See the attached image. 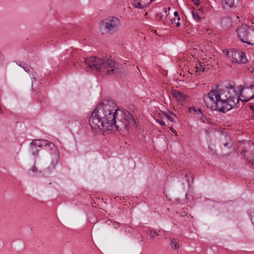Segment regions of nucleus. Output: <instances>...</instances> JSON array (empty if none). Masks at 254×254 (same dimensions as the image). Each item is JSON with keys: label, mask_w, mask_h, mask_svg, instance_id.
Returning <instances> with one entry per match:
<instances>
[{"label": "nucleus", "mask_w": 254, "mask_h": 254, "mask_svg": "<svg viewBox=\"0 0 254 254\" xmlns=\"http://www.w3.org/2000/svg\"><path fill=\"white\" fill-rule=\"evenodd\" d=\"M89 124L96 130H111L115 127L117 130L128 129V127L135 126L136 122L129 112L119 109L116 102L105 99L93 111L89 118Z\"/></svg>", "instance_id": "obj_1"}, {"label": "nucleus", "mask_w": 254, "mask_h": 254, "mask_svg": "<svg viewBox=\"0 0 254 254\" xmlns=\"http://www.w3.org/2000/svg\"><path fill=\"white\" fill-rule=\"evenodd\" d=\"M253 98L254 95L241 99L235 87L229 83L223 87L217 85L215 89L203 95V101L208 108L223 113L238 107L240 101L245 103Z\"/></svg>", "instance_id": "obj_2"}, {"label": "nucleus", "mask_w": 254, "mask_h": 254, "mask_svg": "<svg viewBox=\"0 0 254 254\" xmlns=\"http://www.w3.org/2000/svg\"><path fill=\"white\" fill-rule=\"evenodd\" d=\"M82 68L87 71L96 72H106L109 75H113L121 72L122 65L107 57L99 58L91 57L83 58V62L80 64Z\"/></svg>", "instance_id": "obj_3"}, {"label": "nucleus", "mask_w": 254, "mask_h": 254, "mask_svg": "<svg viewBox=\"0 0 254 254\" xmlns=\"http://www.w3.org/2000/svg\"><path fill=\"white\" fill-rule=\"evenodd\" d=\"M44 146L45 149L48 151L51 156L52 159L51 163L48 168L50 172H52L56 168L59 160V153L57 147L55 144L47 140H40L38 147H42Z\"/></svg>", "instance_id": "obj_4"}, {"label": "nucleus", "mask_w": 254, "mask_h": 254, "mask_svg": "<svg viewBox=\"0 0 254 254\" xmlns=\"http://www.w3.org/2000/svg\"><path fill=\"white\" fill-rule=\"evenodd\" d=\"M121 24L120 20L115 16H109L99 24L100 30L102 34L116 32Z\"/></svg>", "instance_id": "obj_5"}, {"label": "nucleus", "mask_w": 254, "mask_h": 254, "mask_svg": "<svg viewBox=\"0 0 254 254\" xmlns=\"http://www.w3.org/2000/svg\"><path fill=\"white\" fill-rule=\"evenodd\" d=\"M226 54L233 63H245L247 62L245 54L236 49L230 50Z\"/></svg>", "instance_id": "obj_6"}, {"label": "nucleus", "mask_w": 254, "mask_h": 254, "mask_svg": "<svg viewBox=\"0 0 254 254\" xmlns=\"http://www.w3.org/2000/svg\"><path fill=\"white\" fill-rule=\"evenodd\" d=\"M250 29L251 28L249 26L242 25L241 27L237 28V33L241 41L249 45H253V43L249 41Z\"/></svg>", "instance_id": "obj_7"}, {"label": "nucleus", "mask_w": 254, "mask_h": 254, "mask_svg": "<svg viewBox=\"0 0 254 254\" xmlns=\"http://www.w3.org/2000/svg\"><path fill=\"white\" fill-rule=\"evenodd\" d=\"M221 147L222 150L225 148L230 150L233 146V143L230 137L227 135H223L222 136L221 138Z\"/></svg>", "instance_id": "obj_8"}, {"label": "nucleus", "mask_w": 254, "mask_h": 254, "mask_svg": "<svg viewBox=\"0 0 254 254\" xmlns=\"http://www.w3.org/2000/svg\"><path fill=\"white\" fill-rule=\"evenodd\" d=\"M17 64L18 65H19L20 66H21L22 68H23L24 69V70L27 73H28L29 74L32 73V71H33V69L30 66H29L28 65H26L25 64H22L20 62H19V63H18L17 62ZM32 74V76L31 77L32 85H33V83L34 81H35L36 78L34 77V74Z\"/></svg>", "instance_id": "obj_9"}, {"label": "nucleus", "mask_w": 254, "mask_h": 254, "mask_svg": "<svg viewBox=\"0 0 254 254\" xmlns=\"http://www.w3.org/2000/svg\"><path fill=\"white\" fill-rule=\"evenodd\" d=\"M174 96L179 102H183L189 98L188 95L182 92H176L174 94Z\"/></svg>", "instance_id": "obj_10"}, {"label": "nucleus", "mask_w": 254, "mask_h": 254, "mask_svg": "<svg viewBox=\"0 0 254 254\" xmlns=\"http://www.w3.org/2000/svg\"><path fill=\"white\" fill-rule=\"evenodd\" d=\"M221 24L224 28H228L232 25V20L229 17H224L221 20Z\"/></svg>", "instance_id": "obj_11"}, {"label": "nucleus", "mask_w": 254, "mask_h": 254, "mask_svg": "<svg viewBox=\"0 0 254 254\" xmlns=\"http://www.w3.org/2000/svg\"><path fill=\"white\" fill-rule=\"evenodd\" d=\"M160 115L167 119L171 122H174L175 121L174 118L176 116L172 113H168L165 112L161 111V113H160Z\"/></svg>", "instance_id": "obj_12"}, {"label": "nucleus", "mask_w": 254, "mask_h": 254, "mask_svg": "<svg viewBox=\"0 0 254 254\" xmlns=\"http://www.w3.org/2000/svg\"><path fill=\"white\" fill-rule=\"evenodd\" d=\"M170 245H171L172 249L173 250H178L180 247L179 244L176 242V240L175 239H170Z\"/></svg>", "instance_id": "obj_13"}, {"label": "nucleus", "mask_w": 254, "mask_h": 254, "mask_svg": "<svg viewBox=\"0 0 254 254\" xmlns=\"http://www.w3.org/2000/svg\"><path fill=\"white\" fill-rule=\"evenodd\" d=\"M223 4H226L230 7H233L235 4L234 0H222Z\"/></svg>", "instance_id": "obj_14"}, {"label": "nucleus", "mask_w": 254, "mask_h": 254, "mask_svg": "<svg viewBox=\"0 0 254 254\" xmlns=\"http://www.w3.org/2000/svg\"><path fill=\"white\" fill-rule=\"evenodd\" d=\"M196 69V72H204L205 68L200 62H198V64L195 67Z\"/></svg>", "instance_id": "obj_15"}, {"label": "nucleus", "mask_w": 254, "mask_h": 254, "mask_svg": "<svg viewBox=\"0 0 254 254\" xmlns=\"http://www.w3.org/2000/svg\"><path fill=\"white\" fill-rule=\"evenodd\" d=\"M195 113L197 114L198 118H199L200 119L202 120L203 118L206 119V118L203 115V113L201 112V110L198 108H196V110Z\"/></svg>", "instance_id": "obj_16"}, {"label": "nucleus", "mask_w": 254, "mask_h": 254, "mask_svg": "<svg viewBox=\"0 0 254 254\" xmlns=\"http://www.w3.org/2000/svg\"><path fill=\"white\" fill-rule=\"evenodd\" d=\"M191 13L193 16V18L194 20L197 21H199L200 20V17L198 15L197 12L196 10H193L191 11Z\"/></svg>", "instance_id": "obj_17"}, {"label": "nucleus", "mask_w": 254, "mask_h": 254, "mask_svg": "<svg viewBox=\"0 0 254 254\" xmlns=\"http://www.w3.org/2000/svg\"><path fill=\"white\" fill-rule=\"evenodd\" d=\"M146 232L152 238H154L156 236H159V234L155 231L152 230H148Z\"/></svg>", "instance_id": "obj_18"}, {"label": "nucleus", "mask_w": 254, "mask_h": 254, "mask_svg": "<svg viewBox=\"0 0 254 254\" xmlns=\"http://www.w3.org/2000/svg\"><path fill=\"white\" fill-rule=\"evenodd\" d=\"M132 6L135 8H143L142 4L137 1H135L132 3Z\"/></svg>", "instance_id": "obj_19"}, {"label": "nucleus", "mask_w": 254, "mask_h": 254, "mask_svg": "<svg viewBox=\"0 0 254 254\" xmlns=\"http://www.w3.org/2000/svg\"><path fill=\"white\" fill-rule=\"evenodd\" d=\"M39 140H40L38 139L32 140V141L30 144V147L37 148V147H38V144H39Z\"/></svg>", "instance_id": "obj_20"}, {"label": "nucleus", "mask_w": 254, "mask_h": 254, "mask_svg": "<svg viewBox=\"0 0 254 254\" xmlns=\"http://www.w3.org/2000/svg\"><path fill=\"white\" fill-rule=\"evenodd\" d=\"M30 151L33 155H37L38 154L39 150L37 148L30 147Z\"/></svg>", "instance_id": "obj_21"}, {"label": "nucleus", "mask_w": 254, "mask_h": 254, "mask_svg": "<svg viewBox=\"0 0 254 254\" xmlns=\"http://www.w3.org/2000/svg\"><path fill=\"white\" fill-rule=\"evenodd\" d=\"M208 148L212 154L217 155L216 150L214 149L210 145H208Z\"/></svg>", "instance_id": "obj_22"}, {"label": "nucleus", "mask_w": 254, "mask_h": 254, "mask_svg": "<svg viewBox=\"0 0 254 254\" xmlns=\"http://www.w3.org/2000/svg\"><path fill=\"white\" fill-rule=\"evenodd\" d=\"M196 108L194 107H190L189 108V111L190 113H195L196 112Z\"/></svg>", "instance_id": "obj_23"}, {"label": "nucleus", "mask_w": 254, "mask_h": 254, "mask_svg": "<svg viewBox=\"0 0 254 254\" xmlns=\"http://www.w3.org/2000/svg\"><path fill=\"white\" fill-rule=\"evenodd\" d=\"M156 121L157 123H158L159 124L162 126L165 125V123L161 120H156Z\"/></svg>", "instance_id": "obj_24"}, {"label": "nucleus", "mask_w": 254, "mask_h": 254, "mask_svg": "<svg viewBox=\"0 0 254 254\" xmlns=\"http://www.w3.org/2000/svg\"><path fill=\"white\" fill-rule=\"evenodd\" d=\"M192 1L196 5H198L199 4V0H192Z\"/></svg>", "instance_id": "obj_25"}, {"label": "nucleus", "mask_w": 254, "mask_h": 254, "mask_svg": "<svg viewBox=\"0 0 254 254\" xmlns=\"http://www.w3.org/2000/svg\"><path fill=\"white\" fill-rule=\"evenodd\" d=\"M31 169L33 172H36L37 171V168L35 166H33Z\"/></svg>", "instance_id": "obj_26"}, {"label": "nucleus", "mask_w": 254, "mask_h": 254, "mask_svg": "<svg viewBox=\"0 0 254 254\" xmlns=\"http://www.w3.org/2000/svg\"><path fill=\"white\" fill-rule=\"evenodd\" d=\"M174 15L176 17H178L179 16V13L178 11H176L174 12Z\"/></svg>", "instance_id": "obj_27"}, {"label": "nucleus", "mask_w": 254, "mask_h": 254, "mask_svg": "<svg viewBox=\"0 0 254 254\" xmlns=\"http://www.w3.org/2000/svg\"><path fill=\"white\" fill-rule=\"evenodd\" d=\"M187 215V213L186 212H183L182 213V216H186Z\"/></svg>", "instance_id": "obj_28"}, {"label": "nucleus", "mask_w": 254, "mask_h": 254, "mask_svg": "<svg viewBox=\"0 0 254 254\" xmlns=\"http://www.w3.org/2000/svg\"><path fill=\"white\" fill-rule=\"evenodd\" d=\"M251 87L252 89V91L254 93V84L253 85H251Z\"/></svg>", "instance_id": "obj_29"}, {"label": "nucleus", "mask_w": 254, "mask_h": 254, "mask_svg": "<svg viewBox=\"0 0 254 254\" xmlns=\"http://www.w3.org/2000/svg\"><path fill=\"white\" fill-rule=\"evenodd\" d=\"M250 109H251L252 110H253V111H254V106H253V105H250Z\"/></svg>", "instance_id": "obj_30"}, {"label": "nucleus", "mask_w": 254, "mask_h": 254, "mask_svg": "<svg viewBox=\"0 0 254 254\" xmlns=\"http://www.w3.org/2000/svg\"><path fill=\"white\" fill-rule=\"evenodd\" d=\"M171 130L173 132H174V133L177 134L176 131L174 128H173L172 127L171 128Z\"/></svg>", "instance_id": "obj_31"}, {"label": "nucleus", "mask_w": 254, "mask_h": 254, "mask_svg": "<svg viewBox=\"0 0 254 254\" xmlns=\"http://www.w3.org/2000/svg\"><path fill=\"white\" fill-rule=\"evenodd\" d=\"M180 25H181V24H180V22H178L176 23V26H177V27H180Z\"/></svg>", "instance_id": "obj_32"}, {"label": "nucleus", "mask_w": 254, "mask_h": 254, "mask_svg": "<svg viewBox=\"0 0 254 254\" xmlns=\"http://www.w3.org/2000/svg\"><path fill=\"white\" fill-rule=\"evenodd\" d=\"M184 173L185 177L187 178L188 177V174H187V172H184Z\"/></svg>", "instance_id": "obj_33"}, {"label": "nucleus", "mask_w": 254, "mask_h": 254, "mask_svg": "<svg viewBox=\"0 0 254 254\" xmlns=\"http://www.w3.org/2000/svg\"><path fill=\"white\" fill-rule=\"evenodd\" d=\"M243 90V88H242L241 89V93H240V96L243 97V98H244V97L242 95V91Z\"/></svg>", "instance_id": "obj_34"}, {"label": "nucleus", "mask_w": 254, "mask_h": 254, "mask_svg": "<svg viewBox=\"0 0 254 254\" xmlns=\"http://www.w3.org/2000/svg\"><path fill=\"white\" fill-rule=\"evenodd\" d=\"M177 19H178V21H179V20H180L181 18L179 16H178L177 17Z\"/></svg>", "instance_id": "obj_35"}, {"label": "nucleus", "mask_w": 254, "mask_h": 254, "mask_svg": "<svg viewBox=\"0 0 254 254\" xmlns=\"http://www.w3.org/2000/svg\"><path fill=\"white\" fill-rule=\"evenodd\" d=\"M162 16H163V15H161L159 16V18H161Z\"/></svg>", "instance_id": "obj_36"}, {"label": "nucleus", "mask_w": 254, "mask_h": 254, "mask_svg": "<svg viewBox=\"0 0 254 254\" xmlns=\"http://www.w3.org/2000/svg\"><path fill=\"white\" fill-rule=\"evenodd\" d=\"M251 68L253 69L252 67L251 66L250 68H248V69L250 70Z\"/></svg>", "instance_id": "obj_37"}, {"label": "nucleus", "mask_w": 254, "mask_h": 254, "mask_svg": "<svg viewBox=\"0 0 254 254\" xmlns=\"http://www.w3.org/2000/svg\"><path fill=\"white\" fill-rule=\"evenodd\" d=\"M252 72L253 73H254V69L253 70H252Z\"/></svg>", "instance_id": "obj_38"}, {"label": "nucleus", "mask_w": 254, "mask_h": 254, "mask_svg": "<svg viewBox=\"0 0 254 254\" xmlns=\"http://www.w3.org/2000/svg\"><path fill=\"white\" fill-rule=\"evenodd\" d=\"M229 154V153H228V154H226L225 155H228Z\"/></svg>", "instance_id": "obj_39"}, {"label": "nucleus", "mask_w": 254, "mask_h": 254, "mask_svg": "<svg viewBox=\"0 0 254 254\" xmlns=\"http://www.w3.org/2000/svg\"><path fill=\"white\" fill-rule=\"evenodd\" d=\"M253 45H254V43H253Z\"/></svg>", "instance_id": "obj_40"}, {"label": "nucleus", "mask_w": 254, "mask_h": 254, "mask_svg": "<svg viewBox=\"0 0 254 254\" xmlns=\"http://www.w3.org/2000/svg\"><path fill=\"white\" fill-rule=\"evenodd\" d=\"M153 0H151V1H153Z\"/></svg>", "instance_id": "obj_41"}]
</instances>
